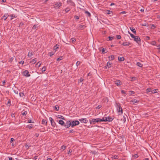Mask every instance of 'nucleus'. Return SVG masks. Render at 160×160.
I'll return each mask as SVG.
<instances>
[{
    "mask_svg": "<svg viewBox=\"0 0 160 160\" xmlns=\"http://www.w3.org/2000/svg\"><path fill=\"white\" fill-rule=\"evenodd\" d=\"M113 118L111 117H103L102 119L97 118L93 119L91 120H90V122L91 124L92 123L93 124H95L96 122H101L104 121H108L110 122L112 121Z\"/></svg>",
    "mask_w": 160,
    "mask_h": 160,
    "instance_id": "obj_1",
    "label": "nucleus"
},
{
    "mask_svg": "<svg viewBox=\"0 0 160 160\" xmlns=\"http://www.w3.org/2000/svg\"><path fill=\"white\" fill-rule=\"evenodd\" d=\"M79 124V122L78 121H73L71 122V126L72 127L78 125Z\"/></svg>",
    "mask_w": 160,
    "mask_h": 160,
    "instance_id": "obj_2",
    "label": "nucleus"
},
{
    "mask_svg": "<svg viewBox=\"0 0 160 160\" xmlns=\"http://www.w3.org/2000/svg\"><path fill=\"white\" fill-rule=\"evenodd\" d=\"M79 121L81 122L84 123H86L88 122V121L86 118H82L79 119Z\"/></svg>",
    "mask_w": 160,
    "mask_h": 160,
    "instance_id": "obj_3",
    "label": "nucleus"
},
{
    "mask_svg": "<svg viewBox=\"0 0 160 160\" xmlns=\"http://www.w3.org/2000/svg\"><path fill=\"white\" fill-rule=\"evenodd\" d=\"M22 74L23 75L27 77H29L30 76V74L29 73V72L27 70H25L23 72Z\"/></svg>",
    "mask_w": 160,
    "mask_h": 160,
    "instance_id": "obj_4",
    "label": "nucleus"
},
{
    "mask_svg": "<svg viewBox=\"0 0 160 160\" xmlns=\"http://www.w3.org/2000/svg\"><path fill=\"white\" fill-rule=\"evenodd\" d=\"M49 120L51 122V125L54 128L55 127V123L53 120V119L52 118H49Z\"/></svg>",
    "mask_w": 160,
    "mask_h": 160,
    "instance_id": "obj_5",
    "label": "nucleus"
},
{
    "mask_svg": "<svg viewBox=\"0 0 160 160\" xmlns=\"http://www.w3.org/2000/svg\"><path fill=\"white\" fill-rule=\"evenodd\" d=\"M71 126V122L69 121H68L66 123L65 126L67 128H68Z\"/></svg>",
    "mask_w": 160,
    "mask_h": 160,
    "instance_id": "obj_6",
    "label": "nucleus"
},
{
    "mask_svg": "<svg viewBox=\"0 0 160 160\" xmlns=\"http://www.w3.org/2000/svg\"><path fill=\"white\" fill-rule=\"evenodd\" d=\"M134 39V40L137 43H138L140 41V38L137 36H135Z\"/></svg>",
    "mask_w": 160,
    "mask_h": 160,
    "instance_id": "obj_7",
    "label": "nucleus"
},
{
    "mask_svg": "<svg viewBox=\"0 0 160 160\" xmlns=\"http://www.w3.org/2000/svg\"><path fill=\"white\" fill-rule=\"evenodd\" d=\"M62 4L60 2H57L55 5V8H59L61 6Z\"/></svg>",
    "mask_w": 160,
    "mask_h": 160,
    "instance_id": "obj_8",
    "label": "nucleus"
},
{
    "mask_svg": "<svg viewBox=\"0 0 160 160\" xmlns=\"http://www.w3.org/2000/svg\"><path fill=\"white\" fill-rule=\"evenodd\" d=\"M9 16V15H8L7 14H5L2 17V19H4L5 20H6V19Z\"/></svg>",
    "mask_w": 160,
    "mask_h": 160,
    "instance_id": "obj_9",
    "label": "nucleus"
},
{
    "mask_svg": "<svg viewBox=\"0 0 160 160\" xmlns=\"http://www.w3.org/2000/svg\"><path fill=\"white\" fill-rule=\"evenodd\" d=\"M130 44V43L128 42H125L123 43L122 45L124 46H129Z\"/></svg>",
    "mask_w": 160,
    "mask_h": 160,
    "instance_id": "obj_10",
    "label": "nucleus"
},
{
    "mask_svg": "<svg viewBox=\"0 0 160 160\" xmlns=\"http://www.w3.org/2000/svg\"><path fill=\"white\" fill-rule=\"evenodd\" d=\"M58 122L59 123L62 125H63L64 124V122L62 120H60Z\"/></svg>",
    "mask_w": 160,
    "mask_h": 160,
    "instance_id": "obj_11",
    "label": "nucleus"
},
{
    "mask_svg": "<svg viewBox=\"0 0 160 160\" xmlns=\"http://www.w3.org/2000/svg\"><path fill=\"white\" fill-rule=\"evenodd\" d=\"M130 29L131 30V31H132L133 33H136V30L134 28L130 27Z\"/></svg>",
    "mask_w": 160,
    "mask_h": 160,
    "instance_id": "obj_12",
    "label": "nucleus"
},
{
    "mask_svg": "<svg viewBox=\"0 0 160 160\" xmlns=\"http://www.w3.org/2000/svg\"><path fill=\"white\" fill-rule=\"evenodd\" d=\"M118 60L120 61H122L124 60V58L123 57H118Z\"/></svg>",
    "mask_w": 160,
    "mask_h": 160,
    "instance_id": "obj_13",
    "label": "nucleus"
},
{
    "mask_svg": "<svg viewBox=\"0 0 160 160\" xmlns=\"http://www.w3.org/2000/svg\"><path fill=\"white\" fill-rule=\"evenodd\" d=\"M56 117L58 118H61L62 119H64V118L63 117L59 115H57L56 116Z\"/></svg>",
    "mask_w": 160,
    "mask_h": 160,
    "instance_id": "obj_14",
    "label": "nucleus"
},
{
    "mask_svg": "<svg viewBox=\"0 0 160 160\" xmlns=\"http://www.w3.org/2000/svg\"><path fill=\"white\" fill-rule=\"evenodd\" d=\"M138 101L136 100H133L131 101V103L132 104H134L135 103H137L138 102Z\"/></svg>",
    "mask_w": 160,
    "mask_h": 160,
    "instance_id": "obj_15",
    "label": "nucleus"
},
{
    "mask_svg": "<svg viewBox=\"0 0 160 160\" xmlns=\"http://www.w3.org/2000/svg\"><path fill=\"white\" fill-rule=\"evenodd\" d=\"M115 84L118 86L120 85L121 84V82L120 81H116Z\"/></svg>",
    "mask_w": 160,
    "mask_h": 160,
    "instance_id": "obj_16",
    "label": "nucleus"
},
{
    "mask_svg": "<svg viewBox=\"0 0 160 160\" xmlns=\"http://www.w3.org/2000/svg\"><path fill=\"white\" fill-rule=\"evenodd\" d=\"M118 112L119 113V114H121L122 113V109L120 107H119V108L118 110Z\"/></svg>",
    "mask_w": 160,
    "mask_h": 160,
    "instance_id": "obj_17",
    "label": "nucleus"
},
{
    "mask_svg": "<svg viewBox=\"0 0 160 160\" xmlns=\"http://www.w3.org/2000/svg\"><path fill=\"white\" fill-rule=\"evenodd\" d=\"M37 61L36 59H34L31 61L30 62L32 64H34Z\"/></svg>",
    "mask_w": 160,
    "mask_h": 160,
    "instance_id": "obj_18",
    "label": "nucleus"
},
{
    "mask_svg": "<svg viewBox=\"0 0 160 160\" xmlns=\"http://www.w3.org/2000/svg\"><path fill=\"white\" fill-rule=\"evenodd\" d=\"M109 58L110 60H112L114 59V56H111L109 57Z\"/></svg>",
    "mask_w": 160,
    "mask_h": 160,
    "instance_id": "obj_19",
    "label": "nucleus"
},
{
    "mask_svg": "<svg viewBox=\"0 0 160 160\" xmlns=\"http://www.w3.org/2000/svg\"><path fill=\"white\" fill-rule=\"evenodd\" d=\"M46 68L45 67H43L42 69V72H43L45 71H46Z\"/></svg>",
    "mask_w": 160,
    "mask_h": 160,
    "instance_id": "obj_20",
    "label": "nucleus"
},
{
    "mask_svg": "<svg viewBox=\"0 0 160 160\" xmlns=\"http://www.w3.org/2000/svg\"><path fill=\"white\" fill-rule=\"evenodd\" d=\"M41 63L40 62H38L36 64V67H37L38 66V67H39L41 65Z\"/></svg>",
    "mask_w": 160,
    "mask_h": 160,
    "instance_id": "obj_21",
    "label": "nucleus"
},
{
    "mask_svg": "<svg viewBox=\"0 0 160 160\" xmlns=\"http://www.w3.org/2000/svg\"><path fill=\"white\" fill-rule=\"evenodd\" d=\"M106 13L107 14H110L111 13H112V11H109V10H107L106 11Z\"/></svg>",
    "mask_w": 160,
    "mask_h": 160,
    "instance_id": "obj_22",
    "label": "nucleus"
},
{
    "mask_svg": "<svg viewBox=\"0 0 160 160\" xmlns=\"http://www.w3.org/2000/svg\"><path fill=\"white\" fill-rule=\"evenodd\" d=\"M62 59H63V57L62 56L60 57L59 58H58L57 59V60L58 61H59Z\"/></svg>",
    "mask_w": 160,
    "mask_h": 160,
    "instance_id": "obj_23",
    "label": "nucleus"
},
{
    "mask_svg": "<svg viewBox=\"0 0 160 160\" xmlns=\"http://www.w3.org/2000/svg\"><path fill=\"white\" fill-rule=\"evenodd\" d=\"M59 46L58 45H57L56 46L54 47V50H57V49L59 48Z\"/></svg>",
    "mask_w": 160,
    "mask_h": 160,
    "instance_id": "obj_24",
    "label": "nucleus"
},
{
    "mask_svg": "<svg viewBox=\"0 0 160 160\" xmlns=\"http://www.w3.org/2000/svg\"><path fill=\"white\" fill-rule=\"evenodd\" d=\"M128 33L130 34L131 37L132 38H134V37H135L134 35H133L131 33L129 32L128 31Z\"/></svg>",
    "mask_w": 160,
    "mask_h": 160,
    "instance_id": "obj_25",
    "label": "nucleus"
},
{
    "mask_svg": "<svg viewBox=\"0 0 160 160\" xmlns=\"http://www.w3.org/2000/svg\"><path fill=\"white\" fill-rule=\"evenodd\" d=\"M137 65L138 66L141 67H142V64L140 62H138L137 64Z\"/></svg>",
    "mask_w": 160,
    "mask_h": 160,
    "instance_id": "obj_26",
    "label": "nucleus"
},
{
    "mask_svg": "<svg viewBox=\"0 0 160 160\" xmlns=\"http://www.w3.org/2000/svg\"><path fill=\"white\" fill-rule=\"evenodd\" d=\"M47 123V122L44 119H43L42 120V124H46Z\"/></svg>",
    "mask_w": 160,
    "mask_h": 160,
    "instance_id": "obj_27",
    "label": "nucleus"
},
{
    "mask_svg": "<svg viewBox=\"0 0 160 160\" xmlns=\"http://www.w3.org/2000/svg\"><path fill=\"white\" fill-rule=\"evenodd\" d=\"M55 109L56 110L58 111L59 109V106H56L55 107Z\"/></svg>",
    "mask_w": 160,
    "mask_h": 160,
    "instance_id": "obj_28",
    "label": "nucleus"
},
{
    "mask_svg": "<svg viewBox=\"0 0 160 160\" xmlns=\"http://www.w3.org/2000/svg\"><path fill=\"white\" fill-rule=\"evenodd\" d=\"M32 127H33V125L31 124L29 125L28 126V128L29 129L32 128Z\"/></svg>",
    "mask_w": 160,
    "mask_h": 160,
    "instance_id": "obj_29",
    "label": "nucleus"
},
{
    "mask_svg": "<svg viewBox=\"0 0 160 160\" xmlns=\"http://www.w3.org/2000/svg\"><path fill=\"white\" fill-rule=\"evenodd\" d=\"M66 148V147L64 146H62L61 148V149L62 150H64Z\"/></svg>",
    "mask_w": 160,
    "mask_h": 160,
    "instance_id": "obj_30",
    "label": "nucleus"
},
{
    "mask_svg": "<svg viewBox=\"0 0 160 160\" xmlns=\"http://www.w3.org/2000/svg\"><path fill=\"white\" fill-rule=\"evenodd\" d=\"M107 66L108 67L111 66V64L109 62H108L107 63Z\"/></svg>",
    "mask_w": 160,
    "mask_h": 160,
    "instance_id": "obj_31",
    "label": "nucleus"
},
{
    "mask_svg": "<svg viewBox=\"0 0 160 160\" xmlns=\"http://www.w3.org/2000/svg\"><path fill=\"white\" fill-rule=\"evenodd\" d=\"M156 42L155 41H152L151 42V44L152 45H155Z\"/></svg>",
    "mask_w": 160,
    "mask_h": 160,
    "instance_id": "obj_32",
    "label": "nucleus"
},
{
    "mask_svg": "<svg viewBox=\"0 0 160 160\" xmlns=\"http://www.w3.org/2000/svg\"><path fill=\"white\" fill-rule=\"evenodd\" d=\"M151 90V89L150 88H148L146 90V91H147V92H150Z\"/></svg>",
    "mask_w": 160,
    "mask_h": 160,
    "instance_id": "obj_33",
    "label": "nucleus"
},
{
    "mask_svg": "<svg viewBox=\"0 0 160 160\" xmlns=\"http://www.w3.org/2000/svg\"><path fill=\"white\" fill-rule=\"evenodd\" d=\"M137 78L136 77H132V78L131 81H133L135 80Z\"/></svg>",
    "mask_w": 160,
    "mask_h": 160,
    "instance_id": "obj_34",
    "label": "nucleus"
},
{
    "mask_svg": "<svg viewBox=\"0 0 160 160\" xmlns=\"http://www.w3.org/2000/svg\"><path fill=\"white\" fill-rule=\"evenodd\" d=\"M117 38L118 39H119L121 38V37L120 35H118L117 36Z\"/></svg>",
    "mask_w": 160,
    "mask_h": 160,
    "instance_id": "obj_35",
    "label": "nucleus"
},
{
    "mask_svg": "<svg viewBox=\"0 0 160 160\" xmlns=\"http://www.w3.org/2000/svg\"><path fill=\"white\" fill-rule=\"evenodd\" d=\"M54 54V53L53 52H50L49 53V55L50 56H52V55H53Z\"/></svg>",
    "mask_w": 160,
    "mask_h": 160,
    "instance_id": "obj_36",
    "label": "nucleus"
},
{
    "mask_svg": "<svg viewBox=\"0 0 160 160\" xmlns=\"http://www.w3.org/2000/svg\"><path fill=\"white\" fill-rule=\"evenodd\" d=\"M32 55V52H29L28 54V56L30 57H31Z\"/></svg>",
    "mask_w": 160,
    "mask_h": 160,
    "instance_id": "obj_37",
    "label": "nucleus"
},
{
    "mask_svg": "<svg viewBox=\"0 0 160 160\" xmlns=\"http://www.w3.org/2000/svg\"><path fill=\"white\" fill-rule=\"evenodd\" d=\"M8 17H11V18H10V20H12L13 18V17H14L13 16V15H10V16H9Z\"/></svg>",
    "mask_w": 160,
    "mask_h": 160,
    "instance_id": "obj_38",
    "label": "nucleus"
},
{
    "mask_svg": "<svg viewBox=\"0 0 160 160\" xmlns=\"http://www.w3.org/2000/svg\"><path fill=\"white\" fill-rule=\"evenodd\" d=\"M109 40H112L113 39V37H109Z\"/></svg>",
    "mask_w": 160,
    "mask_h": 160,
    "instance_id": "obj_39",
    "label": "nucleus"
},
{
    "mask_svg": "<svg viewBox=\"0 0 160 160\" xmlns=\"http://www.w3.org/2000/svg\"><path fill=\"white\" fill-rule=\"evenodd\" d=\"M112 158L115 159H117L118 158V156L116 155L114 156Z\"/></svg>",
    "mask_w": 160,
    "mask_h": 160,
    "instance_id": "obj_40",
    "label": "nucleus"
},
{
    "mask_svg": "<svg viewBox=\"0 0 160 160\" xmlns=\"http://www.w3.org/2000/svg\"><path fill=\"white\" fill-rule=\"evenodd\" d=\"M85 12L87 14L88 16H89L90 15V13L88 12L87 11H86Z\"/></svg>",
    "mask_w": 160,
    "mask_h": 160,
    "instance_id": "obj_41",
    "label": "nucleus"
},
{
    "mask_svg": "<svg viewBox=\"0 0 160 160\" xmlns=\"http://www.w3.org/2000/svg\"><path fill=\"white\" fill-rule=\"evenodd\" d=\"M133 157L134 158H137L138 157V155L137 154H135L133 156Z\"/></svg>",
    "mask_w": 160,
    "mask_h": 160,
    "instance_id": "obj_42",
    "label": "nucleus"
},
{
    "mask_svg": "<svg viewBox=\"0 0 160 160\" xmlns=\"http://www.w3.org/2000/svg\"><path fill=\"white\" fill-rule=\"evenodd\" d=\"M27 114V112L26 111L25 112H22V115H25Z\"/></svg>",
    "mask_w": 160,
    "mask_h": 160,
    "instance_id": "obj_43",
    "label": "nucleus"
},
{
    "mask_svg": "<svg viewBox=\"0 0 160 160\" xmlns=\"http://www.w3.org/2000/svg\"><path fill=\"white\" fill-rule=\"evenodd\" d=\"M71 39H72V42H74L75 41V39L74 38H72Z\"/></svg>",
    "mask_w": 160,
    "mask_h": 160,
    "instance_id": "obj_44",
    "label": "nucleus"
},
{
    "mask_svg": "<svg viewBox=\"0 0 160 160\" xmlns=\"http://www.w3.org/2000/svg\"><path fill=\"white\" fill-rule=\"evenodd\" d=\"M126 13V12H125V11H123V12H121L120 14H125V13Z\"/></svg>",
    "mask_w": 160,
    "mask_h": 160,
    "instance_id": "obj_45",
    "label": "nucleus"
},
{
    "mask_svg": "<svg viewBox=\"0 0 160 160\" xmlns=\"http://www.w3.org/2000/svg\"><path fill=\"white\" fill-rule=\"evenodd\" d=\"M134 93V92L132 91L130 92V94L131 95L133 94Z\"/></svg>",
    "mask_w": 160,
    "mask_h": 160,
    "instance_id": "obj_46",
    "label": "nucleus"
},
{
    "mask_svg": "<svg viewBox=\"0 0 160 160\" xmlns=\"http://www.w3.org/2000/svg\"><path fill=\"white\" fill-rule=\"evenodd\" d=\"M8 158L9 160H13L12 158L11 157H9Z\"/></svg>",
    "mask_w": 160,
    "mask_h": 160,
    "instance_id": "obj_47",
    "label": "nucleus"
},
{
    "mask_svg": "<svg viewBox=\"0 0 160 160\" xmlns=\"http://www.w3.org/2000/svg\"><path fill=\"white\" fill-rule=\"evenodd\" d=\"M156 90H154L153 91H152V93H155L156 92Z\"/></svg>",
    "mask_w": 160,
    "mask_h": 160,
    "instance_id": "obj_48",
    "label": "nucleus"
},
{
    "mask_svg": "<svg viewBox=\"0 0 160 160\" xmlns=\"http://www.w3.org/2000/svg\"><path fill=\"white\" fill-rule=\"evenodd\" d=\"M80 64V62H79V61H78L77 62V63H76V65H78L79 64Z\"/></svg>",
    "mask_w": 160,
    "mask_h": 160,
    "instance_id": "obj_49",
    "label": "nucleus"
},
{
    "mask_svg": "<svg viewBox=\"0 0 160 160\" xmlns=\"http://www.w3.org/2000/svg\"><path fill=\"white\" fill-rule=\"evenodd\" d=\"M102 52H104L105 51V50L104 48H103L102 50Z\"/></svg>",
    "mask_w": 160,
    "mask_h": 160,
    "instance_id": "obj_50",
    "label": "nucleus"
},
{
    "mask_svg": "<svg viewBox=\"0 0 160 160\" xmlns=\"http://www.w3.org/2000/svg\"><path fill=\"white\" fill-rule=\"evenodd\" d=\"M122 93H125V92L124 90H122L121 91Z\"/></svg>",
    "mask_w": 160,
    "mask_h": 160,
    "instance_id": "obj_51",
    "label": "nucleus"
},
{
    "mask_svg": "<svg viewBox=\"0 0 160 160\" xmlns=\"http://www.w3.org/2000/svg\"><path fill=\"white\" fill-rule=\"evenodd\" d=\"M75 18L76 19H78L79 18L78 17V16H76L75 17Z\"/></svg>",
    "mask_w": 160,
    "mask_h": 160,
    "instance_id": "obj_52",
    "label": "nucleus"
},
{
    "mask_svg": "<svg viewBox=\"0 0 160 160\" xmlns=\"http://www.w3.org/2000/svg\"><path fill=\"white\" fill-rule=\"evenodd\" d=\"M14 140V139H13V138H11V142H12Z\"/></svg>",
    "mask_w": 160,
    "mask_h": 160,
    "instance_id": "obj_53",
    "label": "nucleus"
},
{
    "mask_svg": "<svg viewBox=\"0 0 160 160\" xmlns=\"http://www.w3.org/2000/svg\"><path fill=\"white\" fill-rule=\"evenodd\" d=\"M10 103V100H9L7 104H9Z\"/></svg>",
    "mask_w": 160,
    "mask_h": 160,
    "instance_id": "obj_54",
    "label": "nucleus"
},
{
    "mask_svg": "<svg viewBox=\"0 0 160 160\" xmlns=\"http://www.w3.org/2000/svg\"><path fill=\"white\" fill-rule=\"evenodd\" d=\"M13 58H11L10 59V60H9V61H10V62H12V60H13Z\"/></svg>",
    "mask_w": 160,
    "mask_h": 160,
    "instance_id": "obj_55",
    "label": "nucleus"
},
{
    "mask_svg": "<svg viewBox=\"0 0 160 160\" xmlns=\"http://www.w3.org/2000/svg\"><path fill=\"white\" fill-rule=\"evenodd\" d=\"M101 107V106H98L97 107V108H100Z\"/></svg>",
    "mask_w": 160,
    "mask_h": 160,
    "instance_id": "obj_56",
    "label": "nucleus"
},
{
    "mask_svg": "<svg viewBox=\"0 0 160 160\" xmlns=\"http://www.w3.org/2000/svg\"><path fill=\"white\" fill-rule=\"evenodd\" d=\"M36 28V26H33V29H35Z\"/></svg>",
    "mask_w": 160,
    "mask_h": 160,
    "instance_id": "obj_57",
    "label": "nucleus"
},
{
    "mask_svg": "<svg viewBox=\"0 0 160 160\" xmlns=\"http://www.w3.org/2000/svg\"><path fill=\"white\" fill-rule=\"evenodd\" d=\"M5 83V81H2V83H3V84H4Z\"/></svg>",
    "mask_w": 160,
    "mask_h": 160,
    "instance_id": "obj_58",
    "label": "nucleus"
},
{
    "mask_svg": "<svg viewBox=\"0 0 160 160\" xmlns=\"http://www.w3.org/2000/svg\"><path fill=\"white\" fill-rule=\"evenodd\" d=\"M48 0H43V1L44 2H46L47 1H48Z\"/></svg>",
    "mask_w": 160,
    "mask_h": 160,
    "instance_id": "obj_59",
    "label": "nucleus"
},
{
    "mask_svg": "<svg viewBox=\"0 0 160 160\" xmlns=\"http://www.w3.org/2000/svg\"><path fill=\"white\" fill-rule=\"evenodd\" d=\"M114 5V3H112L110 5H111V6H112V5Z\"/></svg>",
    "mask_w": 160,
    "mask_h": 160,
    "instance_id": "obj_60",
    "label": "nucleus"
},
{
    "mask_svg": "<svg viewBox=\"0 0 160 160\" xmlns=\"http://www.w3.org/2000/svg\"><path fill=\"white\" fill-rule=\"evenodd\" d=\"M47 160H52V159L51 158H48L47 159Z\"/></svg>",
    "mask_w": 160,
    "mask_h": 160,
    "instance_id": "obj_61",
    "label": "nucleus"
},
{
    "mask_svg": "<svg viewBox=\"0 0 160 160\" xmlns=\"http://www.w3.org/2000/svg\"><path fill=\"white\" fill-rule=\"evenodd\" d=\"M157 18H160V16H158Z\"/></svg>",
    "mask_w": 160,
    "mask_h": 160,
    "instance_id": "obj_62",
    "label": "nucleus"
},
{
    "mask_svg": "<svg viewBox=\"0 0 160 160\" xmlns=\"http://www.w3.org/2000/svg\"><path fill=\"white\" fill-rule=\"evenodd\" d=\"M24 63L23 62L21 61V63H22V64H23Z\"/></svg>",
    "mask_w": 160,
    "mask_h": 160,
    "instance_id": "obj_63",
    "label": "nucleus"
},
{
    "mask_svg": "<svg viewBox=\"0 0 160 160\" xmlns=\"http://www.w3.org/2000/svg\"><path fill=\"white\" fill-rule=\"evenodd\" d=\"M66 12H68L69 11V9H68L67 10H66Z\"/></svg>",
    "mask_w": 160,
    "mask_h": 160,
    "instance_id": "obj_64",
    "label": "nucleus"
}]
</instances>
